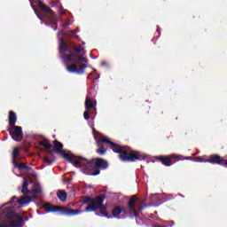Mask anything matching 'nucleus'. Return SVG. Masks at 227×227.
I'll return each instance as SVG.
<instances>
[{
	"label": "nucleus",
	"instance_id": "nucleus-1",
	"mask_svg": "<svg viewBox=\"0 0 227 227\" xmlns=\"http://www.w3.org/2000/svg\"><path fill=\"white\" fill-rule=\"evenodd\" d=\"M104 143L110 145V148L114 153H119V159L122 162H136V160H145V159H146V155L142 154L137 151H134L129 146H121L109 140L107 137L97 140L98 149L96 150V153L98 155H106V153H107V147L104 145Z\"/></svg>",
	"mask_w": 227,
	"mask_h": 227
},
{
	"label": "nucleus",
	"instance_id": "nucleus-2",
	"mask_svg": "<svg viewBox=\"0 0 227 227\" xmlns=\"http://www.w3.org/2000/svg\"><path fill=\"white\" fill-rule=\"evenodd\" d=\"M104 201H106V194L104 193L98 195L95 198L89 196H83L82 198V205H89L85 208V212H97V210H99V214L98 213L97 215L111 219V215L107 212V207L104 205Z\"/></svg>",
	"mask_w": 227,
	"mask_h": 227
},
{
	"label": "nucleus",
	"instance_id": "nucleus-3",
	"mask_svg": "<svg viewBox=\"0 0 227 227\" xmlns=\"http://www.w3.org/2000/svg\"><path fill=\"white\" fill-rule=\"evenodd\" d=\"M74 168H83L85 170H90L91 176H97L100 171L109 168V162L102 158H94L87 160L86 158L78 157V160L74 161Z\"/></svg>",
	"mask_w": 227,
	"mask_h": 227
},
{
	"label": "nucleus",
	"instance_id": "nucleus-4",
	"mask_svg": "<svg viewBox=\"0 0 227 227\" xmlns=\"http://www.w3.org/2000/svg\"><path fill=\"white\" fill-rule=\"evenodd\" d=\"M138 198L136 195L131 196L129 200L127 203V207H123L121 206L114 207L112 210V216L110 215V219H120V215L124 214L125 215H129L130 219H134V217H137V212L136 211V203L138 201Z\"/></svg>",
	"mask_w": 227,
	"mask_h": 227
},
{
	"label": "nucleus",
	"instance_id": "nucleus-5",
	"mask_svg": "<svg viewBox=\"0 0 227 227\" xmlns=\"http://www.w3.org/2000/svg\"><path fill=\"white\" fill-rule=\"evenodd\" d=\"M41 208L46 210V212H62L63 215H79V214H82V210L81 209H70L66 207L60 206H52L49 203L43 204Z\"/></svg>",
	"mask_w": 227,
	"mask_h": 227
},
{
	"label": "nucleus",
	"instance_id": "nucleus-6",
	"mask_svg": "<svg viewBox=\"0 0 227 227\" xmlns=\"http://www.w3.org/2000/svg\"><path fill=\"white\" fill-rule=\"evenodd\" d=\"M7 219H9L8 222H1L0 227H22L24 225V218L19 215L12 213L8 215Z\"/></svg>",
	"mask_w": 227,
	"mask_h": 227
},
{
	"label": "nucleus",
	"instance_id": "nucleus-7",
	"mask_svg": "<svg viewBox=\"0 0 227 227\" xmlns=\"http://www.w3.org/2000/svg\"><path fill=\"white\" fill-rule=\"evenodd\" d=\"M30 6L34 12H36V6H38L39 10L43 12V13H48V15H51V17H56V14H54V11L51 9V7L44 4L43 2L40 0H29Z\"/></svg>",
	"mask_w": 227,
	"mask_h": 227
},
{
	"label": "nucleus",
	"instance_id": "nucleus-8",
	"mask_svg": "<svg viewBox=\"0 0 227 227\" xmlns=\"http://www.w3.org/2000/svg\"><path fill=\"white\" fill-rule=\"evenodd\" d=\"M53 145L55 146L56 153H59L60 155H62V157H64L66 160H68L74 166V162H75L74 159H75V156L70 155L69 153H66L65 151L63 150L64 145L61 142L58 140H54Z\"/></svg>",
	"mask_w": 227,
	"mask_h": 227
},
{
	"label": "nucleus",
	"instance_id": "nucleus-9",
	"mask_svg": "<svg viewBox=\"0 0 227 227\" xmlns=\"http://www.w3.org/2000/svg\"><path fill=\"white\" fill-rule=\"evenodd\" d=\"M155 159H157V160H160V162H161L163 166L169 168V166H173V164H175V161H173L174 159H177L178 160H181L182 156H176L175 154L160 155V156H156Z\"/></svg>",
	"mask_w": 227,
	"mask_h": 227
},
{
	"label": "nucleus",
	"instance_id": "nucleus-10",
	"mask_svg": "<svg viewBox=\"0 0 227 227\" xmlns=\"http://www.w3.org/2000/svg\"><path fill=\"white\" fill-rule=\"evenodd\" d=\"M8 132L14 141H22V127L11 126V128L8 129Z\"/></svg>",
	"mask_w": 227,
	"mask_h": 227
},
{
	"label": "nucleus",
	"instance_id": "nucleus-11",
	"mask_svg": "<svg viewBox=\"0 0 227 227\" xmlns=\"http://www.w3.org/2000/svg\"><path fill=\"white\" fill-rule=\"evenodd\" d=\"M223 157H221L219 154H212L209 156L208 159L206 160V162H208L209 164H218V166H222Z\"/></svg>",
	"mask_w": 227,
	"mask_h": 227
},
{
	"label": "nucleus",
	"instance_id": "nucleus-12",
	"mask_svg": "<svg viewBox=\"0 0 227 227\" xmlns=\"http://www.w3.org/2000/svg\"><path fill=\"white\" fill-rule=\"evenodd\" d=\"M59 49L60 54H65V52H70V51H72L70 50V48H68V43H67L63 38L59 39Z\"/></svg>",
	"mask_w": 227,
	"mask_h": 227
},
{
	"label": "nucleus",
	"instance_id": "nucleus-13",
	"mask_svg": "<svg viewBox=\"0 0 227 227\" xmlns=\"http://www.w3.org/2000/svg\"><path fill=\"white\" fill-rule=\"evenodd\" d=\"M73 63H76L77 65L81 63H88V59L84 58L82 54H76L73 57Z\"/></svg>",
	"mask_w": 227,
	"mask_h": 227
},
{
	"label": "nucleus",
	"instance_id": "nucleus-14",
	"mask_svg": "<svg viewBox=\"0 0 227 227\" xmlns=\"http://www.w3.org/2000/svg\"><path fill=\"white\" fill-rule=\"evenodd\" d=\"M68 52L69 54L61 55L60 58L63 59L64 63H74V56H75V53L72 52V51H69Z\"/></svg>",
	"mask_w": 227,
	"mask_h": 227
},
{
	"label": "nucleus",
	"instance_id": "nucleus-15",
	"mask_svg": "<svg viewBox=\"0 0 227 227\" xmlns=\"http://www.w3.org/2000/svg\"><path fill=\"white\" fill-rule=\"evenodd\" d=\"M9 126L15 127V123H17V114L13 111H9Z\"/></svg>",
	"mask_w": 227,
	"mask_h": 227
},
{
	"label": "nucleus",
	"instance_id": "nucleus-16",
	"mask_svg": "<svg viewBox=\"0 0 227 227\" xmlns=\"http://www.w3.org/2000/svg\"><path fill=\"white\" fill-rule=\"evenodd\" d=\"M85 109L87 111H90V109H95V105L93 104V100H91V98L87 97L85 99Z\"/></svg>",
	"mask_w": 227,
	"mask_h": 227
},
{
	"label": "nucleus",
	"instance_id": "nucleus-17",
	"mask_svg": "<svg viewBox=\"0 0 227 227\" xmlns=\"http://www.w3.org/2000/svg\"><path fill=\"white\" fill-rule=\"evenodd\" d=\"M32 200L33 198L31 196H24L19 199L17 202L19 203V205H26V203H30Z\"/></svg>",
	"mask_w": 227,
	"mask_h": 227
},
{
	"label": "nucleus",
	"instance_id": "nucleus-18",
	"mask_svg": "<svg viewBox=\"0 0 227 227\" xmlns=\"http://www.w3.org/2000/svg\"><path fill=\"white\" fill-rule=\"evenodd\" d=\"M12 164L14 168H18L20 170L26 169L27 171L30 169L29 166H27L26 163H19L14 161Z\"/></svg>",
	"mask_w": 227,
	"mask_h": 227
},
{
	"label": "nucleus",
	"instance_id": "nucleus-19",
	"mask_svg": "<svg viewBox=\"0 0 227 227\" xmlns=\"http://www.w3.org/2000/svg\"><path fill=\"white\" fill-rule=\"evenodd\" d=\"M40 146H43L46 150H49L50 148H52L53 145L51 144V142L47 139H43L39 142Z\"/></svg>",
	"mask_w": 227,
	"mask_h": 227
},
{
	"label": "nucleus",
	"instance_id": "nucleus-20",
	"mask_svg": "<svg viewBox=\"0 0 227 227\" xmlns=\"http://www.w3.org/2000/svg\"><path fill=\"white\" fill-rule=\"evenodd\" d=\"M57 197L59 198V200H60V201H67V192L59 190L57 192Z\"/></svg>",
	"mask_w": 227,
	"mask_h": 227
},
{
	"label": "nucleus",
	"instance_id": "nucleus-21",
	"mask_svg": "<svg viewBox=\"0 0 227 227\" xmlns=\"http://www.w3.org/2000/svg\"><path fill=\"white\" fill-rule=\"evenodd\" d=\"M67 70L69 74H77V65L72 64L67 66Z\"/></svg>",
	"mask_w": 227,
	"mask_h": 227
},
{
	"label": "nucleus",
	"instance_id": "nucleus-22",
	"mask_svg": "<svg viewBox=\"0 0 227 227\" xmlns=\"http://www.w3.org/2000/svg\"><path fill=\"white\" fill-rule=\"evenodd\" d=\"M27 187H29V182L27 180H24L21 190L22 194H29V190L27 189Z\"/></svg>",
	"mask_w": 227,
	"mask_h": 227
},
{
	"label": "nucleus",
	"instance_id": "nucleus-23",
	"mask_svg": "<svg viewBox=\"0 0 227 227\" xmlns=\"http://www.w3.org/2000/svg\"><path fill=\"white\" fill-rule=\"evenodd\" d=\"M71 48L73 49V52L74 54H79L80 52H82L84 51V47L82 46H75L74 44H72Z\"/></svg>",
	"mask_w": 227,
	"mask_h": 227
},
{
	"label": "nucleus",
	"instance_id": "nucleus-24",
	"mask_svg": "<svg viewBox=\"0 0 227 227\" xmlns=\"http://www.w3.org/2000/svg\"><path fill=\"white\" fill-rule=\"evenodd\" d=\"M19 155H20V151L16 147L12 152V163L17 161V157H19Z\"/></svg>",
	"mask_w": 227,
	"mask_h": 227
},
{
	"label": "nucleus",
	"instance_id": "nucleus-25",
	"mask_svg": "<svg viewBox=\"0 0 227 227\" xmlns=\"http://www.w3.org/2000/svg\"><path fill=\"white\" fill-rule=\"evenodd\" d=\"M88 66L86 65V64H82L81 66H80V68H77V74H84V70H86V67H87Z\"/></svg>",
	"mask_w": 227,
	"mask_h": 227
},
{
	"label": "nucleus",
	"instance_id": "nucleus-26",
	"mask_svg": "<svg viewBox=\"0 0 227 227\" xmlns=\"http://www.w3.org/2000/svg\"><path fill=\"white\" fill-rule=\"evenodd\" d=\"M49 24H51V26H55L54 31L58 30V19L51 20Z\"/></svg>",
	"mask_w": 227,
	"mask_h": 227
},
{
	"label": "nucleus",
	"instance_id": "nucleus-27",
	"mask_svg": "<svg viewBox=\"0 0 227 227\" xmlns=\"http://www.w3.org/2000/svg\"><path fill=\"white\" fill-rule=\"evenodd\" d=\"M43 161L46 162L48 164V166H51V164L54 163V160H51V158H49V156H45L43 158Z\"/></svg>",
	"mask_w": 227,
	"mask_h": 227
},
{
	"label": "nucleus",
	"instance_id": "nucleus-28",
	"mask_svg": "<svg viewBox=\"0 0 227 227\" xmlns=\"http://www.w3.org/2000/svg\"><path fill=\"white\" fill-rule=\"evenodd\" d=\"M40 192H42V190L40 188H35L34 190H32L33 196H38Z\"/></svg>",
	"mask_w": 227,
	"mask_h": 227
},
{
	"label": "nucleus",
	"instance_id": "nucleus-29",
	"mask_svg": "<svg viewBox=\"0 0 227 227\" xmlns=\"http://www.w3.org/2000/svg\"><path fill=\"white\" fill-rule=\"evenodd\" d=\"M206 160H207L203 159V157L199 156V157L195 158L194 162H208V161H206Z\"/></svg>",
	"mask_w": 227,
	"mask_h": 227
},
{
	"label": "nucleus",
	"instance_id": "nucleus-30",
	"mask_svg": "<svg viewBox=\"0 0 227 227\" xmlns=\"http://www.w3.org/2000/svg\"><path fill=\"white\" fill-rule=\"evenodd\" d=\"M34 12L35 13L36 17L39 18L40 20H43V16L38 12V9L34 11Z\"/></svg>",
	"mask_w": 227,
	"mask_h": 227
},
{
	"label": "nucleus",
	"instance_id": "nucleus-31",
	"mask_svg": "<svg viewBox=\"0 0 227 227\" xmlns=\"http://www.w3.org/2000/svg\"><path fill=\"white\" fill-rule=\"evenodd\" d=\"M15 200H17V196L12 197L11 201H8L4 205H12V203H15Z\"/></svg>",
	"mask_w": 227,
	"mask_h": 227
},
{
	"label": "nucleus",
	"instance_id": "nucleus-32",
	"mask_svg": "<svg viewBox=\"0 0 227 227\" xmlns=\"http://www.w3.org/2000/svg\"><path fill=\"white\" fill-rule=\"evenodd\" d=\"M83 118H84V120H90V112L85 111L83 113Z\"/></svg>",
	"mask_w": 227,
	"mask_h": 227
},
{
	"label": "nucleus",
	"instance_id": "nucleus-33",
	"mask_svg": "<svg viewBox=\"0 0 227 227\" xmlns=\"http://www.w3.org/2000/svg\"><path fill=\"white\" fill-rule=\"evenodd\" d=\"M144 208H146V206H141L138 207V209L136 211L137 212V215H139V213L143 212Z\"/></svg>",
	"mask_w": 227,
	"mask_h": 227
},
{
	"label": "nucleus",
	"instance_id": "nucleus-34",
	"mask_svg": "<svg viewBox=\"0 0 227 227\" xmlns=\"http://www.w3.org/2000/svg\"><path fill=\"white\" fill-rule=\"evenodd\" d=\"M47 153H50V155L54 156V153H56V149H53V150H51V148L47 149Z\"/></svg>",
	"mask_w": 227,
	"mask_h": 227
},
{
	"label": "nucleus",
	"instance_id": "nucleus-35",
	"mask_svg": "<svg viewBox=\"0 0 227 227\" xmlns=\"http://www.w3.org/2000/svg\"><path fill=\"white\" fill-rule=\"evenodd\" d=\"M222 166L223 167V168H227V160H223V164H222Z\"/></svg>",
	"mask_w": 227,
	"mask_h": 227
},
{
	"label": "nucleus",
	"instance_id": "nucleus-36",
	"mask_svg": "<svg viewBox=\"0 0 227 227\" xmlns=\"http://www.w3.org/2000/svg\"><path fill=\"white\" fill-rule=\"evenodd\" d=\"M152 227H168V225L167 226H162V225H160V223H154V224L152 225Z\"/></svg>",
	"mask_w": 227,
	"mask_h": 227
},
{
	"label": "nucleus",
	"instance_id": "nucleus-37",
	"mask_svg": "<svg viewBox=\"0 0 227 227\" xmlns=\"http://www.w3.org/2000/svg\"><path fill=\"white\" fill-rule=\"evenodd\" d=\"M186 160H193V162H194V160H195V158H192V156H188V157H186V158H184Z\"/></svg>",
	"mask_w": 227,
	"mask_h": 227
},
{
	"label": "nucleus",
	"instance_id": "nucleus-38",
	"mask_svg": "<svg viewBox=\"0 0 227 227\" xmlns=\"http://www.w3.org/2000/svg\"><path fill=\"white\" fill-rule=\"evenodd\" d=\"M166 224H171V225H169V227H173V226H175V222H168V223H166Z\"/></svg>",
	"mask_w": 227,
	"mask_h": 227
},
{
	"label": "nucleus",
	"instance_id": "nucleus-39",
	"mask_svg": "<svg viewBox=\"0 0 227 227\" xmlns=\"http://www.w3.org/2000/svg\"><path fill=\"white\" fill-rule=\"evenodd\" d=\"M62 26H63L64 27H67V24H63Z\"/></svg>",
	"mask_w": 227,
	"mask_h": 227
},
{
	"label": "nucleus",
	"instance_id": "nucleus-40",
	"mask_svg": "<svg viewBox=\"0 0 227 227\" xmlns=\"http://www.w3.org/2000/svg\"><path fill=\"white\" fill-rule=\"evenodd\" d=\"M52 27H53V29H55V28H56V26L52 25Z\"/></svg>",
	"mask_w": 227,
	"mask_h": 227
},
{
	"label": "nucleus",
	"instance_id": "nucleus-41",
	"mask_svg": "<svg viewBox=\"0 0 227 227\" xmlns=\"http://www.w3.org/2000/svg\"><path fill=\"white\" fill-rule=\"evenodd\" d=\"M52 137L55 138V137H56V135H53Z\"/></svg>",
	"mask_w": 227,
	"mask_h": 227
},
{
	"label": "nucleus",
	"instance_id": "nucleus-42",
	"mask_svg": "<svg viewBox=\"0 0 227 227\" xmlns=\"http://www.w3.org/2000/svg\"><path fill=\"white\" fill-rule=\"evenodd\" d=\"M102 65H106V62H102Z\"/></svg>",
	"mask_w": 227,
	"mask_h": 227
},
{
	"label": "nucleus",
	"instance_id": "nucleus-43",
	"mask_svg": "<svg viewBox=\"0 0 227 227\" xmlns=\"http://www.w3.org/2000/svg\"><path fill=\"white\" fill-rule=\"evenodd\" d=\"M84 173H88V172H86V170H85Z\"/></svg>",
	"mask_w": 227,
	"mask_h": 227
}]
</instances>
